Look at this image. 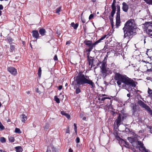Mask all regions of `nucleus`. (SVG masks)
I'll use <instances>...</instances> for the list:
<instances>
[{"label": "nucleus", "mask_w": 152, "mask_h": 152, "mask_svg": "<svg viewBox=\"0 0 152 152\" xmlns=\"http://www.w3.org/2000/svg\"><path fill=\"white\" fill-rule=\"evenodd\" d=\"M62 86H60L58 87V89L59 90H61L62 88Z\"/></svg>", "instance_id": "nucleus-51"}, {"label": "nucleus", "mask_w": 152, "mask_h": 152, "mask_svg": "<svg viewBox=\"0 0 152 152\" xmlns=\"http://www.w3.org/2000/svg\"><path fill=\"white\" fill-rule=\"evenodd\" d=\"M27 94H29L30 93V91H28L27 92Z\"/></svg>", "instance_id": "nucleus-63"}, {"label": "nucleus", "mask_w": 152, "mask_h": 152, "mask_svg": "<svg viewBox=\"0 0 152 152\" xmlns=\"http://www.w3.org/2000/svg\"><path fill=\"white\" fill-rule=\"evenodd\" d=\"M88 61L89 65H91V67L95 66L94 63V60L93 59L92 57H89V55L87 56Z\"/></svg>", "instance_id": "nucleus-10"}, {"label": "nucleus", "mask_w": 152, "mask_h": 152, "mask_svg": "<svg viewBox=\"0 0 152 152\" xmlns=\"http://www.w3.org/2000/svg\"><path fill=\"white\" fill-rule=\"evenodd\" d=\"M53 152H56L55 148L53 147V149H52Z\"/></svg>", "instance_id": "nucleus-55"}, {"label": "nucleus", "mask_w": 152, "mask_h": 152, "mask_svg": "<svg viewBox=\"0 0 152 152\" xmlns=\"http://www.w3.org/2000/svg\"><path fill=\"white\" fill-rule=\"evenodd\" d=\"M3 6L2 5L0 4V10H3Z\"/></svg>", "instance_id": "nucleus-52"}, {"label": "nucleus", "mask_w": 152, "mask_h": 152, "mask_svg": "<svg viewBox=\"0 0 152 152\" xmlns=\"http://www.w3.org/2000/svg\"><path fill=\"white\" fill-rule=\"evenodd\" d=\"M117 15H120V7L119 6H117Z\"/></svg>", "instance_id": "nucleus-37"}, {"label": "nucleus", "mask_w": 152, "mask_h": 152, "mask_svg": "<svg viewBox=\"0 0 152 152\" xmlns=\"http://www.w3.org/2000/svg\"><path fill=\"white\" fill-rule=\"evenodd\" d=\"M61 9V7H58V8H57L56 10V13L59 14V12L60 11Z\"/></svg>", "instance_id": "nucleus-35"}, {"label": "nucleus", "mask_w": 152, "mask_h": 152, "mask_svg": "<svg viewBox=\"0 0 152 152\" xmlns=\"http://www.w3.org/2000/svg\"><path fill=\"white\" fill-rule=\"evenodd\" d=\"M126 145H127V146H126V147L128 148H129V145L128 144H127L126 142Z\"/></svg>", "instance_id": "nucleus-58"}, {"label": "nucleus", "mask_w": 152, "mask_h": 152, "mask_svg": "<svg viewBox=\"0 0 152 152\" xmlns=\"http://www.w3.org/2000/svg\"><path fill=\"white\" fill-rule=\"evenodd\" d=\"M148 111L149 112V113L151 115L152 117V111L151 110V108L150 109V110H148Z\"/></svg>", "instance_id": "nucleus-44"}, {"label": "nucleus", "mask_w": 152, "mask_h": 152, "mask_svg": "<svg viewBox=\"0 0 152 152\" xmlns=\"http://www.w3.org/2000/svg\"><path fill=\"white\" fill-rule=\"evenodd\" d=\"M16 152H22L23 151V149L20 146H17L15 147Z\"/></svg>", "instance_id": "nucleus-21"}, {"label": "nucleus", "mask_w": 152, "mask_h": 152, "mask_svg": "<svg viewBox=\"0 0 152 152\" xmlns=\"http://www.w3.org/2000/svg\"><path fill=\"white\" fill-rule=\"evenodd\" d=\"M53 145L52 144H50V145L48 147L47 150L46 152H51L50 149H53Z\"/></svg>", "instance_id": "nucleus-23"}, {"label": "nucleus", "mask_w": 152, "mask_h": 152, "mask_svg": "<svg viewBox=\"0 0 152 152\" xmlns=\"http://www.w3.org/2000/svg\"><path fill=\"white\" fill-rule=\"evenodd\" d=\"M107 65L105 62L102 61V63L100 67L101 69V72L104 75L106 76L107 75H109L112 73V71L109 68L107 67Z\"/></svg>", "instance_id": "nucleus-3"}, {"label": "nucleus", "mask_w": 152, "mask_h": 152, "mask_svg": "<svg viewBox=\"0 0 152 152\" xmlns=\"http://www.w3.org/2000/svg\"><path fill=\"white\" fill-rule=\"evenodd\" d=\"M76 141L77 143L79 142L80 141V138L78 137H77L76 139Z\"/></svg>", "instance_id": "nucleus-45"}, {"label": "nucleus", "mask_w": 152, "mask_h": 152, "mask_svg": "<svg viewBox=\"0 0 152 152\" xmlns=\"http://www.w3.org/2000/svg\"><path fill=\"white\" fill-rule=\"evenodd\" d=\"M61 114L63 115H65L66 117L68 119L70 118V115L66 113L64 111H62L61 112Z\"/></svg>", "instance_id": "nucleus-19"}, {"label": "nucleus", "mask_w": 152, "mask_h": 152, "mask_svg": "<svg viewBox=\"0 0 152 152\" xmlns=\"http://www.w3.org/2000/svg\"><path fill=\"white\" fill-rule=\"evenodd\" d=\"M125 116L123 114H119V115L115 121L117 126L116 128H118L121 124V123L124 119Z\"/></svg>", "instance_id": "nucleus-7"}, {"label": "nucleus", "mask_w": 152, "mask_h": 152, "mask_svg": "<svg viewBox=\"0 0 152 152\" xmlns=\"http://www.w3.org/2000/svg\"><path fill=\"white\" fill-rule=\"evenodd\" d=\"M45 32V30L44 29L41 28L39 30V33L42 36L44 35Z\"/></svg>", "instance_id": "nucleus-20"}, {"label": "nucleus", "mask_w": 152, "mask_h": 152, "mask_svg": "<svg viewBox=\"0 0 152 152\" xmlns=\"http://www.w3.org/2000/svg\"><path fill=\"white\" fill-rule=\"evenodd\" d=\"M3 151L2 150L0 149V151H1V152H2Z\"/></svg>", "instance_id": "nucleus-64"}, {"label": "nucleus", "mask_w": 152, "mask_h": 152, "mask_svg": "<svg viewBox=\"0 0 152 152\" xmlns=\"http://www.w3.org/2000/svg\"><path fill=\"white\" fill-rule=\"evenodd\" d=\"M137 103L141 107L145 109L147 111L150 108L148 106L141 100H139L137 102Z\"/></svg>", "instance_id": "nucleus-8"}, {"label": "nucleus", "mask_w": 152, "mask_h": 152, "mask_svg": "<svg viewBox=\"0 0 152 152\" xmlns=\"http://www.w3.org/2000/svg\"><path fill=\"white\" fill-rule=\"evenodd\" d=\"M66 133H68L69 134V127H68L67 129H66Z\"/></svg>", "instance_id": "nucleus-43"}, {"label": "nucleus", "mask_w": 152, "mask_h": 152, "mask_svg": "<svg viewBox=\"0 0 152 152\" xmlns=\"http://www.w3.org/2000/svg\"><path fill=\"white\" fill-rule=\"evenodd\" d=\"M14 47L13 46L11 45L10 46V49L12 51L13 50H14Z\"/></svg>", "instance_id": "nucleus-48"}, {"label": "nucleus", "mask_w": 152, "mask_h": 152, "mask_svg": "<svg viewBox=\"0 0 152 152\" xmlns=\"http://www.w3.org/2000/svg\"><path fill=\"white\" fill-rule=\"evenodd\" d=\"M32 36L34 37L37 38L39 36L38 31H32Z\"/></svg>", "instance_id": "nucleus-15"}, {"label": "nucleus", "mask_w": 152, "mask_h": 152, "mask_svg": "<svg viewBox=\"0 0 152 152\" xmlns=\"http://www.w3.org/2000/svg\"><path fill=\"white\" fill-rule=\"evenodd\" d=\"M83 119L84 120H86V117H84L83 118Z\"/></svg>", "instance_id": "nucleus-56"}, {"label": "nucleus", "mask_w": 152, "mask_h": 152, "mask_svg": "<svg viewBox=\"0 0 152 152\" xmlns=\"http://www.w3.org/2000/svg\"><path fill=\"white\" fill-rule=\"evenodd\" d=\"M94 47H89V48L86 50V51L88 52V53L87 54V55L88 54L89 55L90 54V53L91 51L92 50L93 48Z\"/></svg>", "instance_id": "nucleus-28"}, {"label": "nucleus", "mask_w": 152, "mask_h": 152, "mask_svg": "<svg viewBox=\"0 0 152 152\" xmlns=\"http://www.w3.org/2000/svg\"><path fill=\"white\" fill-rule=\"evenodd\" d=\"M42 73V69L41 67H39L38 71L37 74L39 77H40L41 76V75Z\"/></svg>", "instance_id": "nucleus-27"}, {"label": "nucleus", "mask_w": 152, "mask_h": 152, "mask_svg": "<svg viewBox=\"0 0 152 152\" xmlns=\"http://www.w3.org/2000/svg\"><path fill=\"white\" fill-rule=\"evenodd\" d=\"M45 127L46 128V129H48V125H47Z\"/></svg>", "instance_id": "nucleus-60"}, {"label": "nucleus", "mask_w": 152, "mask_h": 152, "mask_svg": "<svg viewBox=\"0 0 152 152\" xmlns=\"http://www.w3.org/2000/svg\"><path fill=\"white\" fill-rule=\"evenodd\" d=\"M136 28L134 20L130 19L127 21L123 29H126L134 30Z\"/></svg>", "instance_id": "nucleus-4"}, {"label": "nucleus", "mask_w": 152, "mask_h": 152, "mask_svg": "<svg viewBox=\"0 0 152 152\" xmlns=\"http://www.w3.org/2000/svg\"><path fill=\"white\" fill-rule=\"evenodd\" d=\"M142 148L143 150L145 152H150V151L145 148V147L144 146V145L143 144L140 147Z\"/></svg>", "instance_id": "nucleus-25"}, {"label": "nucleus", "mask_w": 152, "mask_h": 152, "mask_svg": "<svg viewBox=\"0 0 152 152\" xmlns=\"http://www.w3.org/2000/svg\"><path fill=\"white\" fill-rule=\"evenodd\" d=\"M147 34L149 36L152 37V30L151 31H150V32H149Z\"/></svg>", "instance_id": "nucleus-46"}, {"label": "nucleus", "mask_w": 152, "mask_h": 152, "mask_svg": "<svg viewBox=\"0 0 152 152\" xmlns=\"http://www.w3.org/2000/svg\"><path fill=\"white\" fill-rule=\"evenodd\" d=\"M9 140L10 142H13L15 141L14 138L10 136L9 137Z\"/></svg>", "instance_id": "nucleus-29"}, {"label": "nucleus", "mask_w": 152, "mask_h": 152, "mask_svg": "<svg viewBox=\"0 0 152 152\" xmlns=\"http://www.w3.org/2000/svg\"><path fill=\"white\" fill-rule=\"evenodd\" d=\"M71 25L75 29H76L78 26V24L77 23L75 24L74 23H71Z\"/></svg>", "instance_id": "nucleus-22"}, {"label": "nucleus", "mask_w": 152, "mask_h": 152, "mask_svg": "<svg viewBox=\"0 0 152 152\" xmlns=\"http://www.w3.org/2000/svg\"><path fill=\"white\" fill-rule=\"evenodd\" d=\"M15 132L16 133H19V134L21 133V132L20 131V129H19V128H16L15 129Z\"/></svg>", "instance_id": "nucleus-33"}, {"label": "nucleus", "mask_w": 152, "mask_h": 152, "mask_svg": "<svg viewBox=\"0 0 152 152\" xmlns=\"http://www.w3.org/2000/svg\"><path fill=\"white\" fill-rule=\"evenodd\" d=\"M111 23V26L112 28H113L114 25L113 24V21L112 19H111L110 20Z\"/></svg>", "instance_id": "nucleus-47"}, {"label": "nucleus", "mask_w": 152, "mask_h": 152, "mask_svg": "<svg viewBox=\"0 0 152 152\" xmlns=\"http://www.w3.org/2000/svg\"><path fill=\"white\" fill-rule=\"evenodd\" d=\"M143 27L146 33L148 34L150 31L152 30V22H148L145 23L143 24Z\"/></svg>", "instance_id": "nucleus-5"}, {"label": "nucleus", "mask_w": 152, "mask_h": 152, "mask_svg": "<svg viewBox=\"0 0 152 152\" xmlns=\"http://www.w3.org/2000/svg\"><path fill=\"white\" fill-rule=\"evenodd\" d=\"M107 96V95L105 94H102L100 95V97H102V96Z\"/></svg>", "instance_id": "nucleus-53"}, {"label": "nucleus", "mask_w": 152, "mask_h": 152, "mask_svg": "<svg viewBox=\"0 0 152 152\" xmlns=\"http://www.w3.org/2000/svg\"><path fill=\"white\" fill-rule=\"evenodd\" d=\"M120 15L119 14L117 15L116 18V28H118L120 26Z\"/></svg>", "instance_id": "nucleus-13"}, {"label": "nucleus", "mask_w": 152, "mask_h": 152, "mask_svg": "<svg viewBox=\"0 0 152 152\" xmlns=\"http://www.w3.org/2000/svg\"><path fill=\"white\" fill-rule=\"evenodd\" d=\"M147 68V71L148 72H151L152 71V65L151 64L148 63V64L146 65Z\"/></svg>", "instance_id": "nucleus-17"}, {"label": "nucleus", "mask_w": 152, "mask_h": 152, "mask_svg": "<svg viewBox=\"0 0 152 152\" xmlns=\"http://www.w3.org/2000/svg\"><path fill=\"white\" fill-rule=\"evenodd\" d=\"M94 15L93 14H91L90 15L89 17V20H91L92 18H93L94 17Z\"/></svg>", "instance_id": "nucleus-42"}, {"label": "nucleus", "mask_w": 152, "mask_h": 152, "mask_svg": "<svg viewBox=\"0 0 152 152\" xmlns=\"http://www.w3.org/2000/svg\"><path fill=\"white\" fill-rule=\"evenodd\" d=\"M8 71L12 75H15L17 74L16 69L12 67H9L7 68Z\"/></svg>", "instance_id": "nucleus-11"}, {"label": "nucleus", "mask_w": 152, "mask_h": 152, "mask_svg": "<svg viewBox=\"0 0 152 152\" xmlns=\"http://www.w3.org/2000/svg\"><path fill=\"white\" fill-rule=\"evenodd\" d=\"M112 10H116V7L115 5V4L114 3H113L112 5Z\"/></svg>", "instance_id": "nucleus-38"}, {"label": "nucleus", "mask_w": 152, "mask_h": 152, "mask_svg": "<svg viewBox=\"0 0 152 152\" xmlns=\"http://www.w3.org/2000/svg\"><path fill=\"white\" fill-rule=\"evenodd\" d=\"M74 130H75V132L76 133L77 132V127L76 124H74Z\"/></svg>", "instance_id": "nucleus-40"}, {"label": "nucleus", "mask_w": 152, "mask_h": 152, "mask_svg": "<svg viewBox=\"0 0 152 152\" xmlns=\"http://www.w3.org/2000/svg\"><path fill=\"white\" fill-rule=\"evenodd\" d=\"M84 43L85 44L89 47H95L96 45H94V43H92L91 41L86 40Z\"/></svg>", "instance_id": "nucleus-12"}, {"label": "nucleus", "mask_w": 152, "mask_h": 152, "mask_svg": "<svg viewBox=\"0 0 152 152\" xmlns=\"http://www.w3.org/2000/svg\"><path fill=\"white\" fill-rule=\"evenodd\" d=\"M75 81L77 84L79 85L85 84H89L92 87L94 85V84L92 80L89 79L88 77L81 73L78 74L76 77Z\"/></svg>", "instance_id": "nucleus-2"}, {"label": "nucleus", "mask_w": 152, "mask_h": 152, "mask_svg": "<svg viewBox=\"0 0 152 152\" xmlns=\"http://www.w3.org/2000/svg\"><path fill=\"white\" fill-rule=\"evenodd\" d=\"M147 4L152 5V0H144Z\"/></svg>", "instance_id": "nucleus-30"}, {"label": "nucleus", "mask_w": 152, "mask_h": 152, "mask_svg": "<svg viewBox=\"0 0 152 152\" xmlns=\"http://www.w3.org/2000/svg\"><path fill=\"white\" fill-rule=\"evenodd\" d=\"M114 79L119 86L122 83L130 86L134 87L136 86V82L127 77L126 75H123L118 73H115Z\"/></svg>", "instance_id": "nucleus-1"}, {"label": "nucleus", "mask_w": 152, "mask_h": 152, "mask_svg": "<svg viewBox=\"0 0 152 152\" xmlns=\"http://www.w3.org/2000/svg\"><path fill=\"white\" fill-rule=\"evenodd\" d=\"M128 139L131 143V142H133L134 141V139L131 137H128Z\"/></svg>", "instance_id": "nucleus-36"}, {"label": "nucleus", "mask_w": 152, "mask_h": 152, "mask_svg": "<svg viewBox=\"0 0 152 152\" xmlns=\"http://www.w3.org/2000/svg\"><path fill=\"white\" fill-rule=\"evenodd\" d=\"M54 59L55 60H58L57 57L56 55L54 56Z\"/></svg>", "instance_id": "nucleus-50"}, {"label": "nucleus", "mask_w": 152, "mask_h": 152, "mask_svg": "<svg viewBox=\"0 0 152 152\" xmlns=\"http://www.w3.org/2000/svg\"><path fill=\"white\" fill-rule=\"evenodd\" d=\"M127 96L128 97H129L130 96V94H127Z\"/></svg>", "instance_id": "nucleus-57"}, {"label": "nucleus", "mask_w": 152, "mask_h": 152, "mask_svg": "<svg viewBox=\"0 0 152 152\" xmlns=\"http://www.w3.org/2000/svg\"><path fill=\"white\" fill-rule=\"evenodd\" d=\"M69 44V41H67L66 42V45H67V44Z\"/></svg>", "instance_id": "nucleus-59"}, {"label": "nucleus", "mask_w": 152, "mask_h": 152, "mask_svg": "<svg viewBox=\"0 0 152 152\" xmlns=\"http://www.w3.org/2000/svg\"><path fill=\"white\" fill-rule=\"evenodd\" d=\"M92 0V1L93 2H95L96 1V0Z\"/></svg>", "instance_id": "nucleus-62"}, {"label": "nucleus", "mask_w": 152, "mask_h": 152, "mask_svg": "<svg viewBox=\"0 0 152 152\" xmlns=\"http://www.w3.org/2000/svg\"><path fill=\"white\" fill-rule=\"evenodd\" d=\"M115 0H114L113 1V3H114L115 4Z\"/></svg>", "instance_id": "nucleus-61"}, {"label": "nucleus", "mask_w": 152, "mask_h": 152, "mask_svg": "<svg viewBox=\"0 0 152 152\" xmlns=\"http://www.w3.org/2000/svg\"><path fill=\"white\" fill-rule=\"evenodd\" d=\"M73 150L71 148H70L69 150V152H73Z\"/></svg>", "instance_id": "nucleus-54"}, {"label": "nucleus", "mask_w": 152, "mask_h": 152, "mask_svg": "<svg viewBox=\"0 0 152 152\" xmlns=\"http://www.w3.org/2000/svg\"><path fill=\"white\" fill-rule=\"evenodd\" d=\"M0 141L2 143L6 142V139L4 137H2L0 138Z\"/></svg>", "instance_id": "nucleus-31"}, {"label": "nucleus", "mask_w": 152, "mask_h": 152, "mask_svg": "<svg viewBox=\"0 0 152 152\" xmlns=\"http://www.w3.org/2000/svg\"><path fill=\"white\" fill-rule=\"evenodd\" d=\"M109 99V98H107V97H103V98H102L101 99V100L102 101H103L105 99Z\"/></svg>", "instance_id": "nucleus-49"}, {"label": "nucleus", "mask_w": 152, "mask_h": 152, "mask_svg": "<svg viewBox=\"0 0 152 152\" xmlns=\"http://www.w3.org/2000/svg\"><path fill=\"white\" fill-rule=\"evenodd\" d=\"M123 30L124 33V38H126L129 39L132 37L133 34L134 30L126 29V28L123 29Z\"/></svg>", "instance_id": "nucleus-6"}, {"label": "nucleus", "mask_w": 152, "mask_h": 152, "mask_svg": "<svg viewBox=\"0 0 152 152\" xmlns=\"http://www.w3.org/2000/svg\"><path fill=\"white\" fill-rule=\"evenodd\" d=\"M21 121L23 123H25V121L27 119V116L24 114H22L21 115Z\"/></svg>", "instance_id": "nucleus-18"}, {"label": "nucleus", "mask_w": 152, "mask_h": 152, "mask_svg": "<svg viewBox=\"0 0 152 152\" xmlns=\"http://www.w3.org/2000/svg\"><path fill=\"white\" fill-rule=\"evenodd\" d=\"M54 99L55 101L57 103H59L60 102V101L59 100V99L58 98L57 96H55L54 97Z\"/></svg>", "instance_id": "nucleus-32"}, {"label": "nucleus", "mask_w": 152, "mask_h": 152, "mask_svg": "<svg viewBox=\"0 0 152 152\" xmlns=\"http://www.w3.org/2000/svg\"><path fill=\"white\" fill-rule=\"evenodd\" d=\"M148 92L149 94L148 96H150L152 99V90L148 88Z\"/></svg>", "instance_id": "nucleus-24"}, {"label": "nucleus", "mask_w": 152, "mask_h": 152, "mask_svg": "<svg viewBox=\"0 0 152 152\" xmlns=\"http://www.w3.org/2000/svg\"><path fill=\"white\" fill-rule=\"evenodd\" d=\"M106 36V35H104L102 37L99 39L97 41L94 43V45H96L98 43L101 42L102 40H103L104 38H105Z\"/></svg>", "instance_id": "nucleus-16"}, {"label": "nucleus", "mask_w": 152, "mask_h": 152, "mask_svg": "<svg viewBox=\"0 0 152 152\" xmlns=\"http://www.w3.org/2000/svg\"><path fill=\"white\" fill-rule=\"evenodd\" d=\"M74 88L76 89V93L77 94L80 93L81 91L80 89L79 88H77L76 86H75Z\"/></svg>", "instance_id": "nucleus-26"}, {"label": "nucleus", "mask_w": 152, "mask_h": 152, "mask_svg": "<svg viewBox=\"0 0 152 152\" xmlns=\"http://www.w3.org/2000/svg\"><path fill=\"white\" fill-rule=\"evenodd\" d=\"M5 128L1 123L0 122V130H2L4 129Z\"/></svg>", "instance_id": "nucleus-34"}, {"label": "nucleus", "mask_w": 152, "mask_h": 152, "mask_svg": "<svg viewBox=\"0 0 152 152\" xmlns=\"http://www.w3.org/2000/svg\"><path fill=\"white\" fill-rule=\"evenodd\" d=\"M132 145L134 147L137 148H139V146L141 147V146L142 145L143 143L140 141H135L134 140L133 142H131Z\"/></svg>", "instance_id": "nucleus-9"}, {"label": "nucleus", "mask_w": 152, "mask_h": 152, "mask_svg": "<svg viewBox=\"0 0 152 152\" xmlns=\"http://www.w3.org/2000/svg\"><path fill=\"white\" fill-rule=\"evenodd\" d=\"M81 19L82 22L83 23H85L86 22V20L83 17H82V16L81 17Z\"/></svg>", "instance_id": "nucleus-41"}, {"label": "nucleus", "mask_w": 152, "mask_h": 152, "mask_svg": "<svg viewBox=\"0 0 152 152\" xmlns=\"http://www.w3.org/2000/svg\"><path fill=\"white\" fill-rule=\"evenodd\" d=\"M115 10H112V11L111 13V16L113 17V16L115 13Z\"/></svg>", "instance_id": "nucleus-39"}, {"label": "nucleus", "mask_w": 152, "mask_h": 152, "mask_svg": "<svg viewBox=\"0 0 152 152\" xmlns=\"http://www.w3.org/2000/svg\"><path fill=\"white\" fill-rule=\"evenodd\" d=\"M122 5V9L125 12H127L128 11L129 8L128 5L124 2L123 3Z\"/></svg>", "instance_id": "nucleus-14"}]
</instances>
